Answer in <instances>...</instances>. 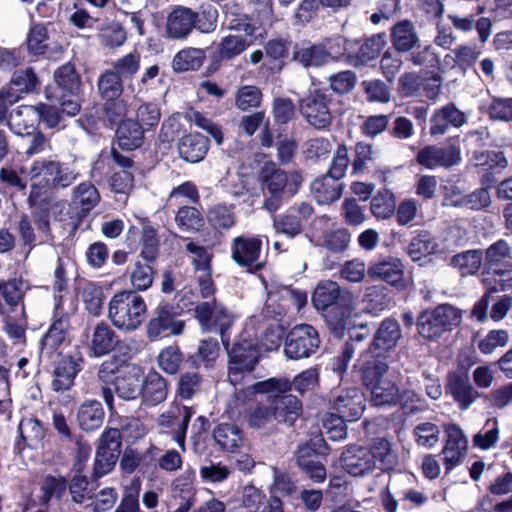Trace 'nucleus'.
I'll return each mask as SVG.
<instances>
[{
  "label": "nucleus",
  "instance_id": "obj_1",
  "mask_svg": "<svg viewBox=\"0 0 512 512\" xmlns=\"http://www.w3.org/2000/svg\"><path fill=\"white\" fill-rule=\"evenodd\" d=\"M195 315L203 330L214 331L221 337L222 344L229 355L228 380L236 387L243 382H251L252 371L257 362L259 351L276 350L283 337V329L280 325H269L258 343L243 339L228 349L230 343V328L234 323V316L220 303L203 302L196 306Z\"/></svg>",
  "mask_w": 512,
  "mask_h": 512
},
{
  "label": "nucleus",
  "instance_id": "obj_50",
  "mask_svg": "<svg viewBox=\"0 0 512 512\" xmlns=\"http://www.w3.org/2000/svg\"><path fill=\"white\" fill-rule=\"evenodd\" d=\"M246 36L230 34L224 37L219 44V55L222 59H233L240 55L250 44Z\"/></svg>",
  "mask_w": 512,
  "mask_h": 512
},
{
  "label": "nucleus",
  "instance_id": "obj_24",
  "mask_svg": "<svg viewBox=\"0 0 512 512\" xmlns=\"http://www.w3.org/2000/svg\"><path fill=\"white\" fill-rule=\"evenodd\" d=\"M39 123V111L36 106L22 105L10 114L8 126L18 136H30L36 130Z\"/></svg>",
  "mask_w": 512,
  "mask_h": 512
},
{
  "label": "nucleus",
  "instance_id": "obj_27",
  "mask_svg": "<svg viewBox=\"0 0 512 512\" xmlns=\"http://www.w3.org/2000/svg\"><path fill=\"white\" fill-rule=\"evenodd\" d=\"M115 331L104 321L93 329L90 339V352L94 357H102L110 353L118 344Z\"/></svg>",
  "mask_w": 512,
  "mask_h": 512
},
{
  "label": "nucleus",
  "instance_id": "obj_32",
  "mask_svg": "<svg viewBox=\"0 0 512 512\" xmlns=\"http://www.w3.org/2000/svg\"><path fill=\"white\" fill-rule=\"evenodd\" d=\"M180 156L191 163L201 161L208 151V139L202 134H188L178 144Z\"/></svg>",
  "mask_w": 512,
  "mask_h": 512
},
{
  "label": "nucleus",
  "instance_id": "obj_25",
  "mask_svg": "<svg viewBox=\"0 0 512 512\" xmlns=\"http://www.w3.org/2000/svg\"><path fill=\"white\" fill-rule=\"evenodd\" d=\"M433 84L424 85L419 75L413 72L405 73L399 78V92L404 97H417L422 91L427 98L433 99L439 92V79L432 76Z\"/></svg>",
  "mask_w": 512,
  "mask_h": 512
},
{
  "label": "nucleus",
  "instance_id": "obj_62",
  "mask_svg": "<svg viewBox=\"0 0 512 512\" xmlns=\"http://www.w3.org/2000/svg\"><path fill=\"white\" fill-rule=\"evenodd\" d=\"M487 113L491 120L504 122L512 121V98L493 96L487 108Z\"/></svg>",
  "mask_w": 512,
  "mask_h": 512
},
{
  "label": "nucleus",
  "instance_id": "obj_58",
  "mask_svg": "<svg viewBox=\"0 0 512 512\" xmlns=\"http://www.w3.org/2000/svg\"><path fill=\"white\" fill-rule=\"evenodd\" d=\"M321 45L325 47L327 60L329 62L330 60H337L345 54L350 58L351 48L354 45V41L348 40L343 36L336 35L326 39Z\"/></svg>",
  "mask_w": 512,
  "mask_h": 512
},
{
  "label": "nucleus",
  "instance_id": "obj_41",
  "mask_svg": "<svg viewBox=\"0 0 512 512\" xmlns=\"http://www.w3.org/2000/svg\"><path fill=\"white\" fill-rule=\"evenodd\" d=\"M510 263H512L510 247L504 239H500L487 248L482 271L493 270Z\"/></svg>",
  "mask_w": 512,
  "mask_h": 512
},
{
  "label": "nucleus",
  "instance_id": "obj_13",
  "mask_svg": "<svg viewBox=\"0 0 512 512\" xmlns=\"http://www.w3.org/2000/svg\"><path fill=\"white\" fill-rule=\"evenodd\" d=\"M461 159V149L455 143L442 146L428 145L420 149L416 156L417 163L430 170L453 167L458 165Z\"/></svg>",
  "mask_w": 512,
  "mask_h": 512
},
{
  "label": "nucleus",
  "instance_id": "obj_2",
  "mask_svg": "<svg viewBox=\"0 0 512 512\" xmlns=\"http://www.w3.org/2000/svg\"><path fill=\"white\" fill-rule=\"evenodd\" d=\"M235 387L236 393L247 397L252 394L266 393L274 420L278 423L292 425L302 412V403L291 390L290 381L286 378H270L260 382H243Z\"/></svg>",
  "mask_w": 512,
  "mask_h": 512
},
{
  "label": "nucleus",
  "instance_id": "obj_51",
  "mask_svg": "<svg viewBox=\"0 0 512 512\" xmlns=\"http://www.w3.org/2000/svg\"><path fill=\"white\" fill-rule=\"evenodd\" d=\"M38 83L39 81L34 70L28 67L25 70L14 73L8 91L20 96V94L34 91Z\"/></svg>",
  "mask_w": 512,
  "mask_h": 512
},
{
  "label": "nucleus",
  "instance_id": "obj_26",
  "mask_svg": "<svg viewBox=\"0 0 512 512\" xmlns=\"http://www.w3.org/2000/svg\"><path fill=\"white\" fill-rule=\"evenodd\" d=\"M167 395V381L158 372L150 371L144 376L140 396L146 406L153 407L160 404L167 398Z\"/></svg>",
  "mask_w": 512,
  "mask_h": 512
},
{
  "label": "nucleus",
  "instance_id": "obj_49",
  "mask_svg": "<svg viewBox=\"0 0 512 512\" xmlns=\"http://www.w3.org/2000/svg\"><path fill=\"white\" fill-rule=\"evenodd\" d=\"M186 251L190 254L191 263L196 273L212 270V252L202 245L188 241L185 245Z\"/></svg>",
  "mask_w": 512,
  "mask_h": 512
},
{
  "label": "nucleus",
  "instance_id": "obj_7",
  "mask_svg": "<svg viewBox=\"0 0 512 512\" xmlns=\"http://www.w3.org/2000/svg\"><path fill=\"white\" fill-rule=\"evenodd\" d=\"M61 300V296H59ZM71 324L67 313L60 312V301L55 305L53 322L40 341L41 362H49L54 356H61L59 349L70 342L69 333Z\"/></svg>",
  "mask_w": 512,
  "mask_h": 512
},
{
  "label": "nucleus",
  "instance_id": "obj_21",
  "mask_svg": "<svg viewBox=\"0 0 512 512\" xmlns=\"http://www.w3.org/2000/svg\"><path fill=\"white\" fill-rule=\"evenodd\" d=\"M367 274L372 279L382 280L392 286H404V265L400 259L387 257L371 264Z\"/></svg>",
  "mask_w": 512,
  "mask_h": 512
},
{
  "label": "nucleus",
  "instance_id": "obj_4",
  "mask_svg": "<svg viewBox=\"0 0 512 512\" xmlns=\"http://www.w3.org/2000/svg\"><path fill=\"white\" fill-rule=\"evenodd\" d=\"M362 381L364 386L370 390L371 402L375 406H391L398 402H413L417 396L410 390L400 394L394 381V371L383 359H371L364 364Z\"/></svg>",
  "mask_w": 512,
  "mask_h": 512
},
{
  "label": "nucleus",
  "instance_id": "obj_64",
  "mask_svg": "<svg viewBox=\"0 0 512 512\" xmlns=\"http://www.w3.org/2000/svg\"><path fill=\"white\" fill-rule=\"evenodd\" d=\"M265 495L253 485H246L242 491L241 505L237 512H259Z\"/></svg>",
  "mask_w": 512,
  "mask_h": 512
},
{
  "label": "nucleus",
  "instance_id": "obj_19",
  "mask_svg": "<svg viewBox=\"0 0 512 512\" xmlns=\"http://www.w3.org/2000/svg\"><path fill=\"white\" fill-rule=\"evenodd\" d=\"M446 440L442 451L446 470L457 466L465 456L468 441L461 428L456 424L445 425Z\"/></svg>",
  "mask_w": 512,
  "mask_h": 512
},
{
  "label": "nucleus",
  "instance_id": "obj_40",
  "mask_svg": "<svg viewBox=\"0 0 512 512\" xmlns=\"http://www.w3.org/2000/svg\"><path fill=\"white\" fill-rule=\"evenodd\" d=\"M205 51L199 48H185L173 58L172 66L175 71L184 72L199 69L205 60Z\"/></svg>",
  "mask_w": 512,
  "mask_h": 512
},
{
  "label": "nucleus",
  "instance_id": "obj_17",
  "mask_svg": "<svg viewBox=\"0 0 512 512\" xmlns=\"http://www.w3.org/2000/svg\"><path fill=\"white\" fill-rule=\"evenodd\" d=\"M144 371L137 364H126L118 370L115 377V390L123 400H134L141 394Z\"/></svg>",
  "mask_w": 512,
  "mask_h": 512
},
{
  "label": "nucleus",
  "instance_id": "obj_22",
  "mask_svg": "<svg viewBox=\"0 0 512 512\" xmlns=\"http://www.w3.org/2000/svg\"><path fill=\"white\" fill-rule=\"evenodd\" d=\"M195 12L190 8L178 6L167 17L166 34L174 40L185 39L195 26Z\"/></svg>",
  "mask_w": 512,
  "mask_h": 512
},
{
  "label": "nucleus",
  "instance_id": "obj_20",
  "mask_svg": "<svg viewBox=\"0 0 512 512\" xmlns=\"http://www.w3.org/2000/svg\"><path fill=\"white\" fill-rule=\"evenodd\" d=\"M350 301V293L342 291L339 284L331 280L320 282L312 295L313 306L318 311H324L334 305H347Z\"/></svg>",
  "mask_w": 512,
  "mask_h": 512
},
{
  "label": "nucleus",
  "instance_id": "obj_18",
  "mask_svg": "<svg viewBox=\"0 0 512 512\" xmlns=\"http://www.w3.org/2000/svg\"><path fill=\"white\" fill-rule=\"evenodd\" d=\"M194 411L187 406L174 405L158 417V424L163 428H173V439L185 451V438L188 424Z\"/></svg>",
  "mask_w": 512,
  "mask_h": 512
},
{
  "label": "nucleus",
  "instance_id": "obj_10",
  "mask_svg": "<svg viewBox=\"0 0 512 512\" xmlns=\"http://www.w3.org/2000/svg\"><path fill=\"white\" fill-rule=\"evenodd\" d=\"M366 398L357 387L338 388L331 392L330 405L334 416L348 422L357 421L365 410Z\"/></svg>",
  "mask_w": 512,
  "mask_h": 512
},
{
  "label": "nucleus",
  "instance_id": "obj_5",
  "mask_svg": "<svg viewBox=\"0 0 512 512\" xmlns=\"http://www.w3.org/2000/svg\"><path fill=\"white\" fill-rule=\"evenodd\" d=\"M146 310V303L140 295L135 291L122 290L109 301L107 316L116 328L130 332L141 325Z\"/></svg>",
  "mask_w": 512,
  "mask_h": 512
},
{
  "label": "nucleus",
  "instance_id": "obj_42",
  "mask_svg": "<svg viewBox=\"0 0 512 512\" xmlns=\"http://www.w3.org/2000/svg\"><path fill=\"white\" fill-rule=\"evenodd\" d=\"M233 206L217 204L211 207L207 213V219L213 229L229 230L236 224V216Z\"/></svg>",
  "mask_w": 512,
  "mask_h": 512
},
{
  "label": "nucleus",
  "instance_id": "obj_56",
  "mask_svg": "<svg viewBox=\"0 0 512 512\" xmlns=\"http://www.w3.org/2000/svg\"><path fill=\"white\" fill-rule=\"evenodd\" d=\"M395 197L394 195L385 190L379 192L372 198L370 208L372 214L378 219H388L395 212Z\"/></svg>",
  "mask_w": 512,
  "mask_h": 512
},
{
  "label": "nucleus",
  "instance_id": "obj_31",
  "mask_svg": "<svg viewBox=\"0 0 512 512\" xmlns=\"http://www.w3.org/2000/svg\"><path fill=\"white\" fill-rule=\"evenodd\" d=\"M391 43L396 51L406 53L415 48L419 42L414 24L409 20L397 22L391 28Z\"/></svg>",
  "mask_w": 512,
  "mask_h": 512
},
{
  "label": "nucleus",
  "instance_id": "obj_39",
  "mask_svg": "<svg viewBox=\"0 0 512 512\" xmlns=\"http://www.w3.org/2000/svg\"><path fill=\"white\" fill-rule=\"evenodd\" d=\"M213 438L225 451L234 452L242 443L241 430L234 424L221 423L213 430Z\"/></svg>",
  "mask_w": 512,
  "mask_h": 512
},
{
  "label": "nucleus",
  "instance_id": "obj_54",
  "mask_svg": "<svg viewBox=\"0 0 512 512\" xmlns=\"http://www.w3.org/2000/svg\"><path fill=\"white\" fill-rule=\"evenodd\" d=\"M436 249L435 239L428 233H422L412 239L408 246V253L413 261H419L423 257L433 254Z\"/></svg>",
  "mask_w": 512,
  "mask_h": 512
},
{
  "label": "nucleus",
  "instance_id": "obj_23",
  "mask_svg": "<svg viewBox=\"0 0 512 512\" xmlns=\"http://www.w3.org/2000/svg\"><path fill=\"white\" fill-rule=\"evenodd\" d=\"M466 123L465 114L454 104H447L436 110L430 118V134L441 136L449 127L459 128Z\"/></svg>",
  "mask_w": 512,
  "mask_h": 512
},
{
  "label": "nucleus",
  "instance_id": "obj_59",
  "mask_svg": "<svg viewBox=\"0 0 512 512\" xmlns=\"http://www.w3.org/2000/svg\"><path fill=\"white\" fill-rule=\"evenodd\" d=\"M13 227L18 232L24 247L28 248L27 254L39 244L38 235L34 232L29 217L25 214L20 215L13 221Z\"/></svg>",
  "mask_w": 512,
  "mask_h": 512
},
{
  "label": "nucleus",
  "instance_id": "obj_47",
  "mask_svg": "<svg viewBox=\"0 0 512 512\" xmlns=\"http://www.w3.org/2000/svg\"><path fill=\"white\" fill-rule=\"evenodd\" d=\"M73 201L83 212L88 213L99 203L100 195L93 184L83 182L73 190Z\"/></svg>",
  "mask_w": 512,
  "mask_h": 512
},
{
  "label": "nucleus",
  "instance_id": "obj_55",
  "mask_svg": "<svg viewBox=\"0 0 512 512\" xmlns=\"http://www.w3.org/2000/svg\"><path fill=\"white\" fill-rule=\"evenodd\" d=\"M98 89L107 101L114 100L122 93V78L114 71H106L98 80Z\"/></svg>",
  "mask_w": 512,
  "mask_h": 512
},
{
  "label": "nucleus",
  "instance_id": "obj_44",
  "mask_svg": "<svg viewBox=\"0 0 512 512\" xmlns=\"http://www.w3.org/2000/svg\"><path fill=\"white\" fill-rule=\"evenodd\" d=\"M23 298L21 283L17 280L0 282V313L6 314L19 305Z\"/></svg>",
  "mask_w": 512,
  "mask_h": 512
},
{
  "label": "nucleus",
  "instance_id": "obj_60",
  "mask_svg": "<svg viewBox=\"0 0 512 512\" xmlns=\"http://www.w3.org/2000/svg\"><path fill=\"white\" fill-rule=\"evenodd\" d=\"M219 355V345L216 339L202 340L197 353L193 356L196 366L210 367Z\"/></svg>",
  "mask_w": 512,
  "mask_h": 512
},
{
  "label": "nucleus",
  "instance_id": "obj_28",
  "mask_svg": "<svg viewBox=\"0 0 512 512\" xmlns=\"http://www.w3.org/2000/svg\"><path fill=\"white\" fill-rule=\"evenodd\" d=\"M79 371L80 364L74 357L70 355L61 356L54 369L52 389L56 392L69 390Z\"/></svg>",
  "mask_w": 512,
  "mask_h": 512
},
{
  "label": "nucleus",
  "instance_id": "obj_34",
  "mask_svg": "<svg viewBox=\"0 0 512 512\" xmlns=\"http://www.w3.org/2000/svg\"><path fill=\"white\" fill-rule=\"evenodd\" d=\"M116 136L119 147L131 151L142 145L144 128L139 122L127 119L118 126Z\"/></svg>",
  "mask_w": 512,
  "mask_h": 512
},
{
  "label": "nucleus",
  "instance_id": "obj_53",
  "mask_svg": "<svg viewBox=\"0 0 512 512\" xmlns=\"http://www.w3.org/2000/svg\"><path fill=\"white\" fill-rule=\"evenodd\" d=\"M451 264L462 276L474 275L480 269V251L468 250L453 256Z\"/></svg>",
  "mask_w": 512,
  "mask_h": 512
},
{
  "label": "nucleus",
  "instance_id": "obj_61",
  "mask_svg": "<svg viewBox=\"0 0 512 512\" xmlns=\"http://www.w3.org/2000/svg\"><path fill=\"white\" fill-rule=\"evenodd\" d=\"M41 502L47 504L52 499H60L67 490V481L64 477L47 476L42 484Z\"/></svg>",
  "mask_w": 512,
  "mask_h": 512
},
{
  "label": "nucleus",
  "instance_id": "obj_14",
  "mask_svg": "<svg viewBox=\"0 0 512 512\" xmlns=\"http://www.w3.org/2000/svg\"><path fill=\"white\" fill-rule=\"evenodd\" d=\"M179 311L168 303L159 305L156 316L147 325V335L156 339L162 335H180L184 329V321L179 319Z\"/></svg>",
  "mask_w": 512,
  "mask_h": 512
},
{
  "label": "nucleus",
  "instance_id": "obj_9",
  "mask_svg": "<svg viewBox=\"0 0 512 512\" xmlns=\"http://www.w3.org/2000/svg\"><path fill=\"white\" fill-rule=\"evenodd\" d=\"M319 345V334L313 326L296 325L286 336L284 354L291 360L306 359L316 353Z\"/></svg>",
  "mask_w": 512,
  "mask_h": 512
},
{
  "label": "nucleus",
  "instance_id": "obj_15",
  "mask_svg": "<svg viewBox=\"0 0 512 512\" xmlns=\"http://www.w3.org/2000/svg\"><path fill=\"white\" fill-rule=\"evenodd\" d=\"M401 336L402 331L399 322L394 318H385L369 345L368 352L372 354V359L379 358L386 361L383 353L394 349Z\"/></svg>",
  "mask_w": 512,
  "mask_h": 512
},
{
  "label": "nucleus",
  "instance_id": "obj_52",
  "mask_svg": "<svg viewBox=\"0 0 512 512\" xmlns=\"http://www.w3.org/2000/svg\"><path fill=\"white\" fill-rule=\"evenodd\" d=\"M375 160V153L372 145L365 142H358L354 146L352 175H362L368 169V165Z\"/></svg>",
  "mask_w": 512,
  "mask_h": 512
},
{
  "label": "nucleus",
  "instance_id": "obj_45",
  "mask_svg": "<svg viewBox=\"0 0 512 512\" xmlns=\"http://www.w3.org/2000/svg\"><path fill=\"white\" fill-rule=\"evenodd\" d=\"M385 45L386 38L384 34L378 33L367 38L359 47L355 64L365 65L369 61L376 59Z\"/></svg>",
  "mask_w": 512,
  "mask_h": 512
},
{
  "label": "nucleus",
  "instance_id": "obj_33",
  "mask_svg": "<svg viewBox=\"0 0 512 512\" xmlns=\"http://www.w3.org/2000/svg\"><path fill=\"white\" fill-rule=\"evenodd\" d=\"M293 59L305 68L320 67L328 63L325 47L309 42L295 45Z\"/></svg>",
  "mask_w": 512,
  "mask_h": 512
},
{
  "label": "nucleus",
  "instance_id": "obj_12",
  "mask_svg": "<svg viewBox=\"0 0 512 512\" xmlns=\"http://www.w3.org/2000/svg\"><path fill=\"white\" fill-rule=\"evenodd\" d=\"M261 252L262 240L257 236L241 235L232 240V260L250 273H256L263 268Z\"/></svg>",
  "mask_w": 512,
  "mask_h": 512
},
{
  "label": "nucleus",
  "instance_id": "obj_63",
  "mask_svg": "<svg viewBox=\"0 0 512 512\" xmlns=\"http://www.w3.org/2000/svg\"><path fill=\"white\" fill-rule=\"evenodd\" d=\"M154 279L153 269L148 264L137 262L130 274V282L136 291H145L151 287Z\"/></svg>",
  "mask_w": 512,
  "mask_h": 512
},
{
  "label": "nucleus",
  "instance_id": "obj_48",
  "mask_svg": "<svg viewBox=\"0 0 512 512\" xmlns=\"http://www.w3.org/2000/svg\"><path fill=\"white\" fill-rule=\"evenodd\" d=\"M175 222L182 231H198L203 225V216L197 208L183 205L176 212Z\"/></svg>",
  "mask_w": 512,
  "mask_h": 512
},
{
  "label": "nucleus",
  "instance_id": "obj_16",
  "mask_svg": "<svg viewBox=\"0 0 512 512\" xmlns=\"http://www.w3.org/2000/svg\"><path fill=\"white\" fill-rule=\"evenodd\" d=\"M482 285L485 293L482 295V321L486 318L489 298L499 291L512 292V263L489 271H482Z\"/></svg>",
  "mask_w": 512,
  "mask_h": 512
},
{
  "label": "nucleus",
  "instance_id": "obj_30",
  "mask_svg": "<svg viewBox=\"0 0 512 512\" xmlns=\"http://www.w3.org/2000/svg\"><path fill=\"white\" fill-rule=\"evenodd\" d=\"M508 161L502 151L482 152V192L498 182L496 174L507 167ZM485 204L482 202V207Z\"/></svg>",
  "mask_w": 512,
  "mask_h": 512
},
{
  "label": "nucleus",
  "instance_id": "obj_8",
  "mask_svg": "<svg viewBox=\"0 0 512 512\" xmlns=\"http://www.w3.org/2000/svg\"><path fill=\"white\" fill-rule=\"evenodd\" d=\"M332 95L327 90L315 89L300 102V111L307 123L318 130L329 128L333 120Z\"/></svg>",
  "mask_w": 512,
  "mask_h": 512
},
{
  "label": "nucleus",
  "instance_id": "obj_36",
  "mask_svg": "<svg viewBox=\"0 0 512 512\" xmlns=\"http://www.w3.org/2000/svg\"><path fill=\"white\" fill-rule=\"evenodd\" d=\"M57 161L49 159L35 160L29 171L32 189L52 187Z\"/></svg>",
  "mask_w": 512,
  "mask_h": 512
},
{
  "label": "nucleus",
  "instance_id": "obj_37",
  "mask_svg": "<svg viewBox=\"0 0 512 512\" xmlns=\"http://www.w3.org/2000/svg\"><path fill=\"white\" fill-rule=\"evenodd\" d=\"M77 419L80 427L85 431L98 429L104 419L102 404L97 400L85 401L78 409Z\"/></svg>",
  "mask_w": 512,
  "mask_h": 512
},
{
  "label": "nucleus",
  "instance_id": "obj_3",
  "mask_svg": "<svg viewBox=\"0 0 512 512\" xmlns=\"http://www.w3.org/2000/svg\"><path fill=\"white\" fill-rule=\"evenodd\" d=\"M343 469L352 476L362 477L375 469L389 471L397 464V455L391 449L389 441L376 439L370 448L350 445L341 454Z\"/></svg>",
  "mask_w": 512,
  "mask_h": 512
},
{
  "label": "nucleus",
  "instance_id": "obj_38",
  "mask_svg": "<svg viewBox=\"0 0 512 512\" xmlns=\"http://www.w3.org/2000/svg\"><path fill=\"white\" fill-rule=\"evenodd\" d=\"M259 179L270 195H282L288 181V175L281 169L276 168L273 163L262 167Z\"/></svg>",
  "mask_w": 512,
  "mask_h": 512
},
{
  "label": "nucleus",
  "instance_id": "obj_11",
  "mask_svg": "<svg viewBox=\"0 0 512 512\" xmlns=\"http://www.w3.org/2000/svg\"><path fill=\"white\" fill-rule=\"evenodd\" d=\"M121 453V433L116 428L105 430L95 454L93 474L99 478L108 474L116 465Z\"/></svg>",
  "mask_w": 512,
  "mask_h": 512
},
{
  "label": "nucleus",
  "instance_id": "obj_29",
  "mask_svg": "<svg viewBox=\"0 0 512 512\" xmlns=\"http://www.w3.org/2000/svg\"><path fill=\"white\" fill-rule=\"evenodd\" d=\"M342 190V184L331 175L318 177L310 185L311 195L320 205H328L340 199Z\"/></svg>",
  "mask_w": 512,
  "mask_h": 512
},
{
  "label": "nucleus",
  "instance_id": "obj_46",
  "mask_svg": "<svg viewBox=\"0 0 512 512\" xmlns=\"http://www.w3.org/2000/svg\"><path fill=\"white\" fill-rule=\"evenodd\" d=\"M80 296L88 313L99 316L104 303L102 288L93 282H86L80 289Z\"/></svg>",
  "mask_w": 512,
  "mask_h": 512
},
{
  "label": "nucleus",
  "instance_id": "obj_6",
  "mask_svg": "<svg viewBox=\"0 0 512 512\" xmlns=\"http://www.w3.org/2000/svg\"><path fill=\"white\" fill-rule=\"evenodd\" d=\"M460 318V313L456 308L449 304H442L420 314L417 322L418 331L424 338L432 340L457 326Z\"/></svg>",
  "mask_w": 512,
  "mask_h": 512
},
{
  "label": "nucleus",
  "instance_id": "obj_43",
  "mask_svg": "<svg viewBox=\"0 0 512 512\" xmlns=\"http://www.w3.org/2000/svg\"><path fill=\"white\" fill-rule=\"evenodd\" d=\"M18 430L25 445L33 449L41 445L45 436V429L42 423L35 418L22 419Z\"/></svg>",
  "mask_w": 512,
  "mask_h": 512
},
{
  "label": "nucleus",
  "instance_id": "obj_35",
  "mask_svg": "<svg viewBox=\"0 0 512 512\" xmlns=\"http://www.w3.org/2000/svg\"><path fill=\"white\" fill-rule=\"evenodd\" d=\"M449 390L462 409H467L476 399L477 392L468 382L466 375L452 373L449 375Z\"/></svg>",
  "mask_w": 512,
  "mask_h": 512
},
{
  "label": "nucleus",
  "instance_id": "obj_57",
  "mask_svg": "<svg viewBox=\"0 0 512 512\" xmlns=\"http://www.w3.org/2000/svg\"><path fill=\"white\" fill-rule=\"evenodd\" d=\"M224 25L236 32H244V36L252 37L255 34V23L246 14L232 12L228 9L225 12Z\"/></svg>",
  "mask_w": 512,
  "mask_h": 512
}]
</instances>
